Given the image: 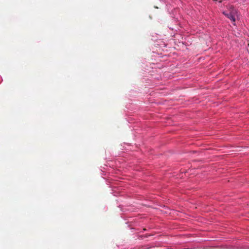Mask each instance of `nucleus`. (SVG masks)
<instances>
[{
  "label": "nucleus",
  "instance_id": "nucleus-2",
  "mask_svg": "<svg viewBox=\"0 0 249 249\" xmlns=\"http://www.w3.org/2000/svg\"><path fill=\"white\" fill-rule=\"evenodd\" d=\"M230 13L233 15L235 17V15L237 14V11L234 8H232L231 10Z\"/></svg>",
  "mask_w": 249,
  "mask_h": 249
},
{
  "label": "nucleus",
  "instance_id": "nucleus-1",
  "mask_svg": "<svg viewBox=\"0 0 249 249\" xmlns=\"http://www.w3.org/2000/svg\"><path fill=\"white\" fill-rule=\"evenodd\" d=\"M225 16H226L229 18H230L231 20L233 22H235V17L232 14H231L230 13L229 14H225V13H223Z\"/></svg>",
  "mask_w": 249,
  "mask_h": 249
}]
</instances>
